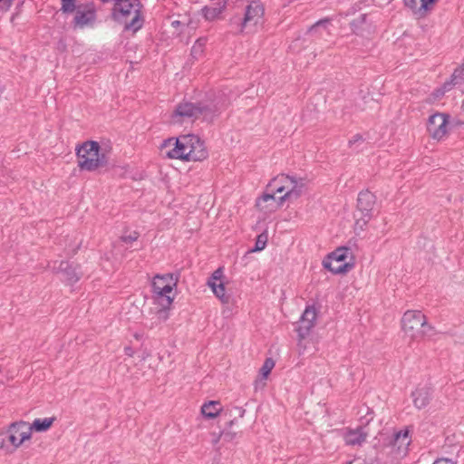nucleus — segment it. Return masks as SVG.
I'll use <instances>...</instances> for the list:
<instances>
[{"label":"nucleus","mask_w":464,"mask_h":464,"mask_svg":"<svg viewBox=\"0 0 464 464\" xmlns=\"http://www.w3.org/2000/svg\"><path fill=\"white\" fill-rule=\"evenodd\" d=\"M366 17L365 14H362L350 23L351 29L354 34H359L362 33V27L366 23Z\"/></svg>","instance_id":"obj_30"},{"label":"nucleus","mask_w":464,"mask_h":464,"mask_svg":"<svg viewBox=\"0 0 464 464\" xmlns=\"http://www.w3.org/2000/svg\"><path fill=\"white\" fill-rule=\"evenodd\" d=\"M81 4L82 3L77 2L76 0H61L62 5L60 11L64 14H74Z\"/></svg>","instance_id":"obj_29"},{"label":"nucleus","mask_w":464,"mask_h":464,"mask_svg":"<svg viewBox=\"0 0 464 464\" xmlns=\"http://www.w3.org/2000/svg\"><path fill=\"white\" fill-rule=\"evenodd\" d=\"M353 461H347L345 464H352Z\"/></svg>","instance_id":"obj_45"},{"label":"nucleus","mask_w":464,"mask_h":464,"mask_svg":"<svg viewBox=\"0 0 464 464\" xmlns=\"http://www.w3.org/2000/svg\"><path fill=\"white\" fill-rule=\"evenodd\" d=\"M288 175L280 174L272 179L266 185L267 190L275 192L276 194H282L284 192L285 181Z\"/></svg>","instance_id":"obj_26"},{"label":"nucleus","mask_w":464,"mask_h":464,"mask_svg":"<svg viewBox=\"0 0 464 464\" xmlns=\"http://www.w3.org/2000/svg\"><path fill=\"white\" fill-rule=\"evenodd\" d=\"M285 182L284 192L280 196L281 201H295L303 195L305 187L303 179L288 175Z\"/></svg>","instance_id":"obj_12"},{"label":"nucleus","mask_w":464,"mask_h":464,"mask_svg":"<svg viewBox=\"0 0 464 464\" xmlns=\"http://www.w3.org/2000/svg\"><path fill=\"white\" fill-rule=\"evenodd\" d=\"M227 104L228 100L224 93L197 103L184 102L176 106L171 118L174 122L178 123L186 120H195L200 116L205 121H212Z\"/></svg>","instance_id":"obj_1"},{"label":"nucleus","mask_w":464,"mask_h":464,"mask_svg":"<svg viewBox=\"0 0 464 464\" xmlns=\"http://www.w3.org/2000/svg\"><path fill=\"white\" fill-rule=\"evenodd\" d=\"M226 7V1L222 5L218 4V6H205L201 9L204 18L208 21H214L219 17Z\"/></svg>","instance_id":"obj_23"},{"label":"nucleus","mask_w":464,"mask_h":464,"mask_svg":"<svg viewBox=\"0 0 464 464\" xmlns=\"http://www.w3.org/2000/svg\"><path fill=\"white\" fill-rule=\"evenodd\" d=\"M139 237V234L134 231L133 233L130 234L129 236H123L121 237V240L126 243H132L136 241Z\"/></svg>","instance_id":"obj_37"},{"label":"nucleus","mask_w":464,"mask_h":464,"mask_svg":"<svg viewBox=\"0 0 464 464\" xmlns=\"http://www.w3.org/2000/svg\"><path fill=\"white\" fill-rule=\"evenodd\" d=\"M462 107H464V101H463V103H462Z\"/></svg>","instance_id":"obj_46"},{"label":"nucleus","mask_w":464,"mask_h":464,"mask_svg":"<svg viewBox=\"0 0 464 464\" xmlns=\"http://www.w3.org/2000/svg\"><path fill=\"white\" fill-rule=\"evenodd\" d=\"M266 242H267V234L261 233L260 235L257 236L255 246L251 251L256 252V251L263 250L266 246Z\"/></svg>","instance_id":"obj_32"},{"label":"nucleus","mask_w":464,"mask_h":464,"mask_svg":"<svg viewBox=\"0 0 464 464\" xmlns=\"http://www.w3.org/2000/svg\"><path fill=\"white\" fill-rule=\"evenodd\" d=\"M55 420V418H44V419H35L31 426H28L32 430H34L36 431H45L47 430L53 421Z\"/></svg>","instance_id":"obj_28"},{"label":"nucleus","mask_w":464,"mask_h":464,"mask_svg":"<svg viewBox=\"0 0 464 464\" xmlns=\"http://www.w3.org/2000/svg\"><path fill=\"white\" fill-rule=\"evenodd\" d=\"M433 464H455L453 461L448 459H438Z\"/></svg>","instance_id":"obj_39"},{"label":"nucleus","mask_w":464,"mask_h":464,"mask_svg":"<svg viewBox=\"0 0 464 464\" xmlns=\"http://www.w3.org/2000/svg\"><path fill=\"white\" fill-rule=\"evenodd\" d=\"M207 38L200 37L198 38L194 45L192 46L191 53L192 54H199L203 52V48L206 45Z\"/></svg>","instance_id":"obj_33"},{"label":"nucleus","mask_w":464,"mask_h":464,"mask_svg":"<svg viewBox=\"0 0 464 464\" xmlns=\"http://www.w3.org/2000/svg\"><path fill=\"white\" fill-rule=\"evenodd\" d=\"M13 2L14 0H0V12L6 13L13 5Z\"/></svg>","instance_id":"obj_36"},{"label":"nucleus","mask_w":464,"mask_h":464,"mask_svg":"<svg viewBox=\"0 0 464 464\" xmlns=\"http://www.w3.org/2000/svg\"><path fill=\"white\" fill-rule=\"evenodd\" d=\"M264 14V5L259 1H252L246 7L241 24L242 30H254L256 26L262 24Z\"/></svg>","instance_id":"obj_10"},{"label":"nucleus","mask_w":464,"mask_h":464,"mask_svg":"<svg viewBox=\"0 0 464 464\" xmlns=\"http://www.w3.org/2000/svg\"><path fill=\"white\" fill-rule=\"evenodd\" d=\"M222 277H223V269L221 267H219L213 272L211 276L208 278V283H210L211 281L218 283V281H220Z\"/></svg>","instance_id":"obj_34"},{"label":"nucleus","mask_w":464,"mask_h":464,"mask_svg":"<svg viewBox=\"0 0 464 464\" xmlns=\"http://www.w3.org/2000/svg\"><path fill=\"white\" fill-rule=\"evenodd\" d=\"M411 442L410 430L408 428H405L395 432L390 443L397 449L399 455H406Z\"/></svg>","instance_id":"obj_16"},{"label":"nucleus","mask_w":464,"mask_h":464,"mask_svg":"<svg viewBox=\"0 0 464 464\" xmlns=\"http://www.w3.org/2000/svg\"><path fill=\"white\" fill-rule=\"evenodd\" d=\"M285 201L280 200V196L276 198V193L266 188V191L256 201V208L266 213H271L278 209Z\"/></svg>","instance_id":"obj_15"},{"label":"nucleus","mask_w":464,"mask_h":464,"mask_svg":"<svg viewBox=\"0 0 464 464\" xmlns=\"http://www.w3.org/2000/svg\"><path fill=\"white\" fill-rule=\"evenodd\" d=\"M141 7L140 0H118L111 9V18L125 31L135 33L143 25Z\"/></svg>","instance_id":"obj_2"},{"label":"nucleus","mask_w":464,"mask_h":464,"mask_svg":"<svg viewBox=\"0 0 464 464\" xmlns=\"http://www.w3.org/2000/svg\"><path fill=\"white\" fill-rule=\"evenodd\" d=\"M207 285L222 304H227L230 302V295H226L225 285L222 282L217 283L211 281L210 283H207Z\"/></svg>","instance_id":"obj_25"},{"label":"nucleus","mask_w":464,"mask_h":464,"mask_svg":"<svg viewBox=\"0 0 464 464\" xmlns=\"http://www.w3.org/2000/svg\"><path fill=\"white\" fill-rule=\"evenodd\" d=\"M450 116L446 113H434L429 117L427 130L432 139L440 140L448 132Z\"/></svg>","instance_id":"obj_11"},{"label":"nucleus","mask_w":464,"mask_h":464,"mask_svg":"<svg viewBox=\"0 0 464 464\" xmlns=\"http://www.w3.org/2000/svg\"><path fill=\"white\" fill-rule=\"evenodd\" d=\"M350 263H335V261L327 258L324 261V266L334 275L344 274L353 267Z\"/></svg>","instance_id":"obj_22"},{"label":"nucleus","mask_w":464,"mask_h":464,"mask_svg":"<svg viewBox=\"0 0 464 464\" xmlns=\"http://www.w3.org/2000/svg\"><path fill=\"white\" fill-rule=\"evenodd\" d=\"M316 310L314 306H307L304 311L296 328L299 342L308 336L315 325Z\"/></svg>","instance_id":"obj_13"},{"label":"nucleus","mask_w":464,"mask_h":464,"mask_svg":"<svg viewBox=\"0 0 464 464\" xmlns=\"http://www.w3.org/2000/svg\"><path fill=\"white\" fill-rule=\"evenodd\" d=\"M364 141L363 137L361 134H355L350 140L349 146L352 148L353 146L358 147L359 144H362Z\"/></svg>","instance_id":"obj_35"},{"label":"nucleus","mask_w":464,"mask_h":464,"mask_svg":"<svg viewBox=\"0 0 464 464\" xmlns=\"http://www.w3.org/2000/svg\"><path fill=\"white\" fill-rule=\"evenodd\" d=\"M448 85H450V83H446L444 84V88L447 89L448 88Z\"/></svg>","instance_id":"obj_43"},{"label":"nucleus","mask_w":464,"mask_h":464,"mask_svg":"<svg viewBox=\"0 0 464 464\" xmlns=\"http://www.w3.org/2000/svg\"><path fill=\"white\" fill-rule=\"evenodd\" d=\"M275 366V362L271 358H267L260 368V374L263 379H266Z\"/></svg>","instance_id":"obj_31"},{"label":"nucleus","mask_w":464,"mask_h":464,"mask_svg":"<svg viewBox=\"0 0 464 464\" xmlns=\"http://www.w3.org/2000/svg\"><path fill=\"white\" fill-rule=\"evenodd\" d=\"M436 0H403L406 7L410 8L413 14L423 16L430 9Z\"/></svg>","instance_id":"obj_20"},{"label":"nucleus","mask_w":464,"mask_h":464,"mask_svg":"<svg viewBox=\"0 0 464 464\" xmlns=\"http://www.w3.org/2000/svg\"><path fill=\"white\" fill-rule=\"evenodd\" d=\"M53 271L57 274L62 273L63 280L68 285H73L80 279L76 267H73L68 261H61L58 266H53Z\"/></svg>","instance_id":"obj_18"},{"label":"nucleus","mask_w":464,"mask_h":464,"mask_svg":"<svg viewBox=\"0 0 464 464\" xmlns=\"http://www.w3.org/2000/svg\"><path fill=\"white\" fill-rule=\"evenodd\" d=\"M349 255H352L351 248L347 246H341L329 254L327 258L335 261V263H347L345 260Z\"/></svg>","instance_id":"obj_27"},{"label":"nucleus","mask_w":464,"mask_h":464,"mask_svg":"<svg viewBox=\"0 0 464 464\" xmlns=\"http://www.w3.org/2000/svg\"><path fill=\"white\" fill-rule=\"evenodd\" d=\"M221 411L220 402L217 401H210L206 402L201 407L202 414L208 419L216 418Z\"/></svg>","instance_id":"obj_24"},{"label":"nucleus","mask_w":464,"mask_h":464,"mask_svg":"<svg viewBox=\"0 0 464 464\" xmlns=\"http://www.w3.org/2000/svg\"><path fill=\"white\" fill-rule=\"evenodd\" d=\"M457 72H458V71L456 70V71L453 72V75H452V78H453V79H452V81L456 78V73H457Z\"/></svg>","instance_id":"obj_41"},{"label":"nucleus","mask_w":464,"mask_h":464,"mask_svg":"<svg viewBox=\"0 0 464 464\" xmlns=\"http://www.w3.org/2000/svg\"><path fill=\"white\" fill-rule=\"evenodd\" d=\"M189 144L188 145V161H201L208 158V152L204 142L194 134H188Z\"/></svg>","instance_id":"obj_14"},{"label":"nucleus","mask_w":464,"mask_h":464,"mask_svg":"<svg viewBox=\"0 0 464 464\" xmlns=\"http://www.w3.org/2000/svg\"><path fill=\"white\" fill-rule=\"evenodd\" d=\"M177 279L171 274L156 276L152 281V289L156 303L161 306L157 313V318L160 322H164L169 318V309L173 302L169 295L176 286Z\"/></svg>","instance_id":"obj_3"},{"label":"nucleus","mask_w":464,"mask_h":464,"mask_svg":"<svg viewBox=\"0 0 464 464\" xmlns=\"http://www.w3.org/2000/svg\"><path fill=\"white\" fill-rule=\"evenodd\" d=\"M233 422H234V420H230V421H229V425H232V424H233Z\"/></svg>","instance_id":"obj_44"},{"label":"nucleus","mask_w":464,"mask_h":464,"mask_svg":"<svg viewBox=\"0 0 464 464\" xmlns=\"http://www.w3.org/2000/svg\"><path fill=\"white\" fill-rule=\"evenodd\" d=\"M124 352H125V354L130 356V357L133 356V354H134L133 349L131 347H130V346L125 347L124 348Z\"/></svg>","instance_id":"obj_40"},{"label":"nucleus","mask_w":464,"mask_h":464,"mask_svg":"<svg viewBox=\"0 0 464 464\" xmlns=\"http://www.w3.org/2000/svg\"><path fill=\"white\" fill-rule=\"evenodd\" d=\"M31 438V428L25 421L12 423L5 431L0 432V449L13 452Z\"/></svg>","instance_id":"obj_6"},{"label":"nucleus","mask_w":464,"mask_h":464,"mask_svg":"<svg viewBox=\"0 0 464 464\" xmlns=\"http://www.w3.org/2000/svg\"><path fill=\"white\" fill-rule=\"evenodd\" d=\"M404 333L412 340H419L430 334L432 326L427 323L425 315L417 310H408L401 319Z\"/></svg>","instance_id":"obj_7"},{"label":"nucleus","mask_w":464,"mask_h":464,"mask_svg":"<svg viewBox=\"0 0 464 464\" xmlns=\"http://www.w3.org/2000/svg\"><path fill=\"white\" fill-rule=\"evenodd\" d=\"M411 397L414 406L420 410L430 403L432 397V391L428 387L418 388L411 393Z\"/></svg>","instance_id":"obj_19"},{"label":"nucleus","mask_w":464,"mask_h":464,"mask_svg":"<svg viewBox=\"0 0 464 464\" xmlns=\"http://www.w3.org/2000/svg\"><path fill=\"white\" fill-rule=\"evenodd\" d=\"M368 437L365 427L360 426L356 429H348L343 434V440L348 446H362Z\"/></svg>","instance_id":"obj_17"},{"label":"nucleus","mask_w":464,"mask_h":464,"mask_svg":"<svg viewBox=\"0 0 464 464\" xmlns=\"http://www.w3.org/2000/svg\"><path fill=\"white\" fill-rule=\"evenodd\" d=\"M376 196L368 189L359 192L357 197L356 209L354 211V230L363 231L367 224L373 217L376 206Z\"/></svg>","instance_id":"obj_5"},{"label":"nucleus","mask_w":464,"mask_h":464,"mask_svg":"<svg viewBox=\"0 0 464 464\" xmlns=\"http://www.w3.org/2000/svg\"><path fill=\"white\" fill-rule=\"evenodd\" d=\"M97 19V9L93 2L82 3L74 13L72 25L74 28H85L94 25Z\"/></svg>","instance_id":"obj_9"},{"label":"nucleus","mask_w":464,"mask_h":464,"mask_svg":"<svg viewBox=\"0 0 464 464\" xmlns=\"http://www.w3.org/2000/svg\"><path fill=\"white\" fill-rule=\"evenodd\" d=\"M331 24L330 18H324L314 23L308 29V33L315 39L322 38L324 35H330L329 24Z\"/></svg>","instance_id":"obj_21"},{"label":"nucleus","mask_w":464,"mask_h":464,"mask_svg":"<svg viewBox=\"0 0 464 464\" xmlns=\"http://www.w3.org/2000/svg\"><path fill=\"white\" fill-rule=\"evenodd\" d=\"M219 439H220V435L218 438H215V441L214 442L217 443L219 440Z\"/></svg>","instance_id":"obj_42"},{"label":"nucleus","mask_w":464,"mask_h":464,"mask_svg":"<svg viewBox=\"0 0 464 464\" xmlns=\"http://www.w3.org/2000/svg\"><path fill=\"white\" fill-rule=\"evenodd\" d=\"M78 167L82 170L94 171L99 168L108 165L107 152L102 151L97 141L89 140L83 142L76 149Z\"/></svg>","instance_id":"obj_4"},{"label":"nucleus","mask_w":464,"mask_h":464,"mask_svg":"<svg viewBox=\"0 0 464 464\" xmlns=\"http://www.w3.org/2000/svg\"><path fill=\"white\" fill-rule=\"evenodd\" d=\"M188 134L179 138H169L163 140L160 150L169 159L181 160L188 161V145L189 144Z\"/></svg>","instance_id":"obj_8"},{"label":"nucleus","mask_w":464,"mask_h":464,"mask_svg":"<svg viewBox=\"0 0 464 464\" xmlns=\"http://www.w3.org/2000/svg\"><path fill=\"white\" fill-rule=\"evenodd\" d=\"M220 437H222L226 441H232L236 437V433L231 431H222L220 433Z\"/></svg>","instance_id":"obj_38"}]
</instances>
